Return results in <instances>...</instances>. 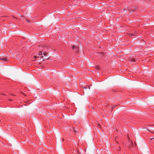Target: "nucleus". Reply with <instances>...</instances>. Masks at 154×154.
<instances>
[{"label":"nucleus","mask_w":154,"mask_h":154,"mask_svg":"<svg viewBox=\"0 0 154 154\" xmlns=\"http://www.w3.org/2000/svg\"><path fill=\"white\" fill-rule=\"evenodd\" d=\"M38 56H35L34 57V58L35 59H36V58L38 57V58L39 57V55H42V51H40L39 52L38 54Z\"/></svg>","instance_id":"nucleus-4"},{"label":"nucleus","mask_w":154,"mask_h":154,"mask_svg":"<svg viewBox=\"0 0 154 154\" xmlns=\"http://www.w3.org/2000/svg\"><path fill=\"white\" fill-rule=\"evenodd\" d=\"M116 137L115 138V140H116Z\"/></svg>","instance_id":"nucleus-20"},{"label":"nucleus","mask_w":154,"mask_h":154,"mask_svg":"<svg viewBox=\"0 0 154 154\" xmlns=\"http://www.w3.org/2000/svg\"><path fill=\"white\" fill-rule=\"evenodd\" d=\"M48 57H47V58L46 57V58H45V59H48Z\"/></svg>","instance_id":"nucleus-14"},{"label":"nucleus","mask_w":154,"mask_h":154,"mask_svg":"<svg viewBox=\"0 0 154 154\" xmlns=\"http://www.w3.org/2000/svg\"><path fill=\"white\" fill-rule=\"evenodd\" d=\"M116 149L118 151H120L121 150V148L118 146L116 148Z\"/></svg>","instance_id":"nucleus-6"},{"label":"nucleus","mask_w":154,"mask_h":154,"mask_svg":"<svg viewBox=\"0 0 154 154\" xmlns=\"http://www.w3.org/2000/svg\"><path fill=\"white\" fill-rule=\"evenodd\" d=\"M128 60L130 62H134V63H135V59L134 58H130L128 59Z\"/></svg>","instance_id":"nucleus-2"},{"label":"nucleus","mask_w":154,"mask_h":154,"mask_svg":"<svg viewBox=\"0 0 154 154\" xmlns=\"http://www.w3.org/2000/svg\"><path fill=\"white\" fill-rule=\"evenodd\" d=\"M154 139V138H151V140H152V139Z\"/></svg>","instance_id":"nucleus-17"},{"label":"nucleus","mask_w":154,"mask_h":154,"mask_svg":"<svg viewBox=\"0 0 154 154\" xmlns=\"http://www.w3.org/2000/svg\"><path fill=\"white\" fill-rule=\"evenodd\" d=\"M43 56H42L41 57H41L42 58H43Z\"/></svg>","instance_id":"nucleus-13"},{"label":"nucleus","mask_w":154,"mask_h":154,"mask_svg":"<svg viewBox=\"0 0 154 154\" xmlns=\"http://www.w3.org/2000/svg\"><path fill=\"white\" fill-rule=\"evenodd\" d=\"M0 60H2L3 61H4L5 62V61H7V59L6 57H5V58H3L0 59Z\"/></svg>","instance_id":"nucleus-5"},{"label":"nucleus","mask_w":154,"mask_h":154,"mask_svg":"<svg viewBox=\"0 0 154 154\" xmlns=\"http://www.w3.org/2000/svg\"><path fill=\"white\" fill-rule=\"evenodd\" d=\"M95 68L97 69H100L99 67L98 66H96Z\"/></svg>","instance_id":"nucleus-10"},{"label":"nucleus","mask_w":154,"mask_h":154,"mask_svg":"<svg viewBox=\"0 0 154 154\" xmlns=\"http://www.w3.org/2000/svg\"><path fill=\"white\" fill-rule=\"evenodd\" d=\"M72 48L73 50L75 51V52H77L79 51V49L78 47L74 45H73L72 46Z\"/></svg>","instance_id":"nucleus-1"},{"label":"nucleus","mask_w":154,"mask_h":154,"mask_svg":"<svg viewBox=\"0 0 154 154\" xmlns=\"http://www.w3.org/2000/svg\"><path fill=\"white\" fill-rule=\"evenodd\" d=\"M43 54H44V55L45 56V57H46V56L48 54L46 52H44L43 53Z\"/></svg>","instance_id":"nucleus-7"},{"label":"nucleus","mask_w":154,"mask_h":154,"mask_svg":"<svg viewBox=\"0 0 154 154\" xmlns=\"http://www.w3.org/2000/svg\"><path fill=\"white\" fill-rule=\"evenodd\" d=\"M98 127L99 128H100L101 127V126L100 124L98 125Z\"/></svg>","instance_id":"nucleus-12"},{"label":"nucleus","mask_w":154,"mask_h":154,"mask_svg":"<svg viewBox=\"0 0 154 154\" xmlns=\"http://www.w3.org/2000/svg\"><path fill=\"white\" fill-rule=\"evenodd\" d=\"M62 141H64V139H62Z\"/></svg>","instance_id":"nucleus-15"},{"label":"nucleus","mask_w":154,"mask_h":154,"mask_svg":"<svg viewBox=\"0 0 154 154\" xmlns=\"http://www.w3.org/2000/svg\"><path fill=\"white\" fill-rule=\"evenodd\" d=\"M99 54H101L102 56H103V52H100Z\"/></svg>","instance_id":"nucleus-11"},{"label":"nucleus","mask_w":154,"mask_h":154,"mask_svg":"<svg viewBox=\"0 0 154 154\" xmlns=\"http://www.w3.org/2000/svg\"><path fill=\"white\" fill-rule=\"evenodd\" d=\"M26 20L27 21V20ZM27 22H29V21H28V20H27Z\"/></svg>","instance_id":"nucleus-18"},{"label":"nucleus","mask_w":154,"mask_h":154,"mask_svg":"<svg viewBox=\"0 0 154 154\" xmlns=\"http://www.w3.org/2000/svg\"><path fill=\"white\" fill-rule=\"evenodd\" d=\"M135 10V8H134V9H132V10H129V11H131V12H133V11H134Z\"/></svg>","instance_id":"nucleus-9"},{"label":"nucleus","mask_w":154,"mask_h":154,"mask_svg":"<svg viewBox=\"0 0 154 154\" xmlns=\"http://www.w3.org/2000/svg\"><path fill=\"white\" fill-rule=\"evenodd\" d=\"M88 88H89V89H90V86H89V87H88Z\"/></svg>","instance_id":"nucleus-16"},{"label":"nucleus","mask_w":154,"mask_h":154,"mask_svg":"<svg viewBox=\"0 0 154 154\" xmlns=\"http://www.w3.org/2000/svg\"><path fill=\"white\" fill-rule=\"evenodd\" d=\"M84 88H85V89L87 88H86V87H84Z\"/></svg>","instance_id":"nucleus-19"},{"label":"nucleus","mask_w":154,"mask_h":154,"mask_svg":"<svg viewBox=\"0 0 154 154\" xmlns=\"http://www.w3.org/2000/svg\"><path fill=\"white\" fill-rule=\"evenodd\" d=\"M147 130L149 131L151 133L154 134V131H151L148 129H147Z\"/></svg>","instance_id":"nucleus-8"},{"label":"nucleus","mask_w":154,"mask_h":154,"mask_svg":"<svg viewBox=\"0 0 154 154\" xmlns=\"http://www.w3.org/2000/svg\"><path fill=\"white\" fill-rule=\"evenodd\" d=\"M128 35L130 36H135L137 35V34L135 32H134V33L133 32V33H129L128 34Z\"/></svg>","instance_id":"nucleus-3"},{"label":"nucleus","mask_w":154,"mask_h":154,"mask_svg":"<svg viewBox=\"0 0 154 154\" xmlns=\"http://www.w3.org/2000/svg\"><path fill=\"white\" fill-rule=\"evenodd\" d=\"M1 122V120H0V122Z\"/></svg>","instance_id":"nucleus-21"}]
</instances>
